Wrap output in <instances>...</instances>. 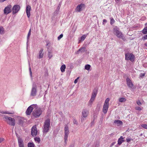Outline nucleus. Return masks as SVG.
Returning <instances> with one entry per match:
<instances>
[{
  "label": "nucleus",
  "instance_id": "1",
  "mask_svg": "<svg viewBox=\"0 0 147 147\" xmlns=\"http://www.w3.org/2000/svg\"><path fill=\"white\" fill-rule=\"evenodd\" d=\"M113 33L117 38H119L123 40L125 38L122 32L120 31L119 28L117 26H115L114 28Z\"/></svg>",
  "mask_w": 147,
  "mask_h": 147
},
{
  "label": "nucleus",
  "instance_id": "2",
  "mask_svg": "<svg viewBox=\"0 0 147 147\" xmlns=\"http://www.w3.org/2000/svg\"><path fill=\"white\" fill-rule=\"evenodd\" d=\"M50 120L49 119H47L44 122L42 127V131L43 133H47L49 131L50 128Z\"/></svg>",
  "mask_w": 147,
  "mask_h": 147
},
{
  "label": "nucleus",
  "instance_id": "3",
  "mask_svg": "<svg viewBox=\"0 0 147 147\" xmlns=\"http://www.w3.org/2000/svg\"><path fill=\"white\" fill-rule=\"evenodd\" d=\"M37 86L35 83H34L32 84V87L31 90V92L30 94V97L33 98L37 94Z\"/></svg>",
  "mask_w": 147,
  "mask_h": 147
},
{
  "label": "nucleus",
  "instance_id": "4",
  "mask_svg": "<svg viewBox=\"0 0 147 147\" xmlns=\"http://www.w3.org/2000/svg\"><path fill=\"white\" fill-rule=\"evenodd\" d=\"M5 121L9 125L11 126H14L16 122L15 119L13 118L8 117H5Z\"/></svg>",
  "mask_w": 147,
  "mask_h": 147
},
{
  "label": "nucleus",
  "instance_id": "5",
  "mask_svg": "<svg viewBox=\"0 0 147 147\" xmlns=\"http://www.w3.org/2000/svg\"><path fill=\"white\" fill-rule=\"evenodd\" d=\"M125 59L127 60H130L133 62L134 60L135 56L131 53H127L125 54Z\"/></svg>",
  "mask_w": 147,
  "mask_h": 147
},
{
  "label": "nucleus",
  "instance_id": "6",
  "mask_svg": "<svg viewBox=\"0 0 147 147\" xmlns=\"http://www.w3.org/2000/svg\"><path fill=\"white\" fill-rule=\"evenodd\" d=\"M89 113L88 111L86 109L83 110L82 112V115L81 117V121L82 122H83L84 120L86 119Z\"/></svg>",
  "mask_w": 147,
  "mask_h": 147
},
{
  "label": "nucleus",
  "instance_id": "7",
  "mask_svg": "<svg viewBox=\"0 0 147 147\" xmlns=\"http://www.w3.org/2000/svg\"><path fill=\"white\" fill-rule=\"evenodd\" d=\"M65 135L64 136V139L65 142L66 144L67 142V139L69 134V128L67 125H65L64 128Z\"/></svg>",
  "mask_w": 147,
  "mask_h": 147
},
{
  "label": "nucleus",
  "instance_id": "8",
  "mask_svg": "<svg viewBox=\"0 0 147 147\" xmlns=\"http://www.w3.org/2000/svg\"><path fill=\"white\" fill-rule=\"evenodd\" d=\"M37 105L36 104H34L30 106L27 109L26 111V114L27 115H30L31 113L32 112L33 108L34 107H36Z\"/></svg>",
  "mask_w": 147,
  "mask_h": 147
},
{
  "label": "nucleus",
  "instance_id": "9",
  "mask_svg": "<svg viewBox=\"0 0 147 147\" xmlns=\"http://www.w3.org/2000/svg\"><path fill=\"white\" fill-rule=\"evenodd\" d=\"M42 113V111L40 109H36L32 112L33 116L35 117H39Z\"/></svg>",
  "mask_w": 147,
  "mask_h": 147
},
{
  "label": "nucleus",
  "instance_id": "10",
  "mask_svg": "<svg viewBox=\"0 0 147 147\" xmlns=\"http://www.w3.org/2000/svg\"><path fill=\"white\" fill-rule=\"evenodd\" d=\"M31 134L33 137L36 136L38 134V130L36 125H33L32 128Z\"/></svg>",
  "mask_w": 147,
  "mask_h": 147
},
{
  "label": "nucleus",
  "instance_id": "11",
  "mask_svg": "<svg viewBox=\"0 0 147 147\" xmlns=\"http://www.w3.org/2000/svg\"><path fill=\"white\" fill-rule=\"evenodd\" d=\"M20 6L18 5H14L12 8L13 13V14L17 13L20 10Z\"/></svg>",
  "mask_w": 147,
  "mask_h": 147
},
{
  "label": "nucleus",
  "instance_id": "12",
  "mask_svg": "<svg viewBox=\"0 0 147 147\" xmlns=\"http://www.w3.org/2000/svg\"><path fill=\"white\" fill-rule=\"evenodd\" d=\"M11 5H9L7 7H6L4 10V12L5 14L7 15L10 13L11 11Z\"/></svg>",
  "mask_w": 147,
  "mask_h": 147
},
{
  "label": "nucleus",
  "instance_id": "13",
  "mask_svg": "<svg viewBox=\"0 0 147 147\" xmlns=\"http://www.w3.org/2000/svg\"><path fill=\"white\" fill-rule=\"evenodd\" d=\"M85 5L83 3H81L78 5L75 9L76 12H80L82 10V9L84 7Z\"/></svg>",
  "mask_w": 147,
  "mask_h": 147
},
{
  "label": "nucleus",
  "instance_id": "14",
  "mask_svg": "<svg viewBox=\"0 0 147 147\" xmlns=\"http://www.w3.org/2000/svg\"><path fill=\"white\" fill-rule=\"evenodd\" d=\"M18 140L19 147L24 146L23 140L19 136H17Z\"/></svg>",
  "mask_w": 147,
  "mask_h": 147
},
{
  "label": "nucleus",
  "instance_id": "15",
  "mask_svg": "<svg viewBox=\"0 0 147 147\" xmlns=\"http://www.w3.org/2000/svg\"><path fill=\"white\" fill-rule=\"evenodd\" d=\"M31 7L29 5H27L26 8V13L28 18H29L30 15V11Z\"/></svg>",
  "mask_w": 147,
  "mask_h": 147
},
{
  "label": "nucleus",
  "instance_id": "16",
  "mask_svg": "<svg viewBox=\"0 0 147 147\" xmlns=\"http://www.w3.org/2000/svg\"><path fill=\"white\" fill-rule=\"evenodd\" d=\"M126 80L127 86L129 88H132L133 86V84L131 80L129 78H126Z\"/></svg>",
  "mask_w": 147,
  "mask_h": 147
},
{
  "label": "nucleus",
  "instance_id": "17",
  "mask_svg": "<svg viewBox=\"0 0 147 147\" xmlns=\"http://www.w3.org/2000/svg\"><path fill=\"white\" fill-rule=\"evenodd\" d=\"M109 105L104 104L102 111L105 114L107 113L109 108Z\"/></svg>",
  "mask_w": 147,
  "mask_h": 147
},
{
  "label": "nucleus",
  "instance_id": "18",
  "mask_svg": "<svg viewBox=\"0 0 147 147\" xmlns=\"http://www.w3.org/2000/svg\"><path fill=\"white\" fill-rule=\"evenodd\" d=\"M18 122L19 124L22 125L24 121V119L23 117H19L18 118Z\"/></svg>",
  "mask_w": 147,
  "mask_h": 147
},
{
  "label": "nucleus",
  "instance_id": "19",
  "mask_svg": "<svg viewBox=\"0 0 147 147\" xmlns=\"http://www.w3.org/2000/svg\"><path fill=\"white\" fill-rule=\"evenodd\" d=\"M43 49H41L39 52V55L38 58L40 59L43 57V56L44 53H43Z\"/></svg>",
  "mask_w": 147,
  "mask_h": 147
},
{
  "label": "nucleus",
  "instance_id": "20",
  "mask_svg": "<svg viewBox=\"0 0 147 147\" xmlns=\"http://www.w3.org/2000/svg\"><path fill=\"white\" fill-rule=\"evenodd\" d=\"M124 138L122 136H121L118 139V144L119 145H120L122 142H124Z\"/></svg>",
  "mask_w": 147,
  "mask_h": 147
},
{
  "label": "nucleus",
  "instance_id": "21",
  "mask_svg": "<svg viewBox=\"0 0 147 147\" xmlns=\"http://www.w3.org/2000/svg\"><path fill=\"white\" fill-rule=\"evenodd\" d=\"M97 94V91L96 90L94 89L93 90L92 93V94L91 97L92 98H95Z\"/></svg>",
  "mask_w": 147,
  "mask_h": 147
},
{
  "label": "nucleus",
  "instance_id": "22",
  "mask_svg": "<svg viewBox=\"0 0 147 147\" xmlns=\"http://www.w3.org/2000/svg\"><path fill=\"white\" fill-rule=\"evenodd\" d=\"M114 123L117 124L118 126L122 125L123 123L121 121L119 120H116L114 122Z\"/></svg>",
  "mask_w": 147,
  "mask_h": 147
},
{
  "label": "nucleus",
  "instance_id": "23",
  "mask_svg": "<svg viewBox=\"0 0 147 147\" xmlns=\"http://www.w3.org/2000/svg\"><path fill=\"white\" fill-rule=\"evenodd\" d=\"M1 113L2 114H13L14 113V112L13 111H11V112H9V111H1Z\"/></svg>",
  "mask_w": 147,
  "mask_h": 147
},
{
  "label": "nucleus",
  "instance_id": "24",
  "mask_svg": "<svg viewBox=\"0 0 147 147\" xmlns=\"http://www.w3.org/2000/svg\"><path fill=\"white\" fill-rule=\"evenodd\" d=\"M65 68H66V66H65V65L64 64L62 65L61 66V67L60 68V69H61V71L62 72H64V71H65Z\"/></svg>",
  "mask_w": 147,
  "mask_h": 147
},
{
  "label": "nucleus",
  "instance_id": "25",
  "mask_svg": "<svg viewBox=\"0 0 147 147\" xmlns=\"http://www.w3.org/2000/svg\"><path fill=\"white\" fill-rule=\"evenodd\" d=\"M126 99L124 98H120L119 99V101L120 102H123L126 101Z\"/></svg>",
  "mask_w": 147,
  "mask_h": 147
},
{
  "label": "nucleus",
  "instance_id": "26",
  "mask_svg": "<svg viewBox=\"0 0 147 147\" xmlns=\"http://www.w3.org/2000/svg\"><path fill=\"white\" fill-rule=\"evenodd\" d=\"M91 67V66L89 64H87L85 65V69L87 70H89L90 69V68Z\"/></svg>",
  "mask_w": 147,
  "mask_h": 147
},
{
  "label": "nucleus",
  "instance_id": "27",
  "mask_svg": "<svg viewBox=\"0 0 147 147\" xmlns=\"http://www.w3.org/2000/svg\"><path fill=\"white\" fill-rule=\"evenodd\" d=\"M35 145L33 142H29L28 143V147H34Z\"/></svg>",
  "mask_w": 147,
  "mask_h": 147
},
{
  "label": "nucleus",
  "instance_id": "28",
  "mask_svg": "<svg viewBox=\"0 0 147 147\" xmlns=\"http://www.w3.org/2000/svg\"><path fill=\"white\" fill-rule=\"evenodd\" d=\"M142 33L144 34H147V27H145L142 31Z\"/></svg>",
  "mask_w": 147,
  "mask_h": 147
},
{
  "label": "nucleus",
  "instance_id": "29",
  "mask_svg": "<svg viewBox=\"0 0 147 147\" xmlns=\"http://www.w3.org/2000/svg\"><path fill=\"white\" fill-rule=\"evenodd\" d=\"M110 100L109 98H107L106 99L104 104L109 105V101Z\"/></svg>",
  "mask_w": 147,
  "mask_h": 147
},
{
  "label": "nucleus",
  "instance_id": "30",
  "mask_svg": "<svg viewBox=\"0 0 147 147\" xmlns=\"http://www.w3.org/2000/svg\"><path fill=\"white\" fill-rule=\"evenodd\" d=\"M31 29H30L29 32L28 34V36H27V42L28 41L29 39V36H30L31 34Z\"/></svg>",
  "mask_w": 147,
  "mask_h": 147
},
{
  "label": "nucleus",
  "instance_id": "31",
  "mask_svg": "<svg viewBox=\"0 0 147 147\" xmlns=\"http://www.w3.org/2000/svg\"><path fill=\"white\" fill-rule=\"evenodd\" d=\"M110 24L111 25L113 24L115 22V21L114 19L112 18L111 17L110 18Z\"/></svg>",
  "mask_w": 147,
  "mask_h": 147
},
{
  "label": "nucleus",
  "instance_id": "32",
  "mask_svg": "<svg viewBox=\"0 0 147 147\" xmlns=\"http://www.w3.org/2000/svg\"><path fill=\"white\" fill-rule=\"evenodd\" d=\"M48 57L49 59H51L53 57L52 53L50 51L48 52Z\"/></svg>",
  "mask_w": 147,
  "mask_h": 147
},
{
  "label": "nucleus",
  "instance_id": "33",
  "mask_svg": "<svg viewBox=\"0 0 147 147\" xmlns=\"http://www.w3.org/2000/svg\"><path fill=\"white\" fill-rule=\"evenodd\" d=\"M86 48L85 47H82L79 49V51L81 52H84L85 51Z\"/></svg>",
  "mask_w": 147,
  "mask_h": 147
},
{
  "label": "nucleus",
  "instance_id": "34",
  "mask_svg": "<svg viewBox=\"0 0 147 147\" xmlns=\"http://www.w3.org/2000/svg\"><path fill=\"white\" fill-rule=\"evenodd\" d=\"M86 35L84 34V35H83L80 38V40H79V41H80V40H82V41H83L84 40V39H85V38H86Z\"/></svg>",
  "mask_w": 147,
  "mask_h": 147
},
{
  "label": "nucleus",
  "instance_id": "35",
  "mask_svg": "<svg viewBox=\"0 0 147 147\" xmlns=\"http://www.w3.org/2000/svg\"><path fill=\"white\" fill-rule=\"evenodd\" d=\"M35 140L38 143H39L40 141V139L39 137H36L34 138Z\"/></svg>",
  "mask_w": 147,
  "mask_h": 147
},
{
  "label": "nucleus",
  "instance_id": "36",
  "mask_svg": "<svg viewBox=\"0 0 147 147\" xmlns=\"http://www.w3.org/2000/svg\"><path fill=\"white\" fill-rule=\"evenodd\" d=\"M4 30L2 27H0V33L2 34L3 33Z\"/></svg>",
  "mask_w": 147,
  "mask_h": 147
},
{
  "label": "nucleus",
  "instance_id": "37",
  "mask_svg": "<svg viewBox=\"0 0 147 147\" xmlns=\"http://www.w3.org/2000/svg\"><path fill=\"white\" fill-rule=\"evenodd\" d=\"M92 102L89 101L88 103V107L90 108L91 107Z\"/></svg>",
  "mask_w": 147,
  "mask_h": 147
},
{
  "label": "nucleus",
  "instance_id": "38",
  "mask_svg": "<svg viewBox=\"0 0 147 147\" xmlns=\"http://www.w3.org/2000/svg\"><path fill=\"white\" fill-rule=\"evenodd\" d=\"M141 126L144 129H147V125L146 124H142Z\"/></svg>",
  "mask_w": 147,
  "mask_h": 147
},
{
  "label": "nucleus",
  "instance_id": "39",
  "mask_svg": "<svg viewBox=\"0 0 147 147\" xmlns=\"http://www.w3.org/2000/svg\"><path fill=\"white\" fill-rule=\"evenodd\" d=\"M63 34H61L60 35H59L58 37V40H60L61 38L63 37Z\"/></svg>",
  "mask_w": 147,
  "mask_h": 147
},
{
  "label": "nucleus",
  "instance_id": "40",
  "mask_svg": "<svg viewBox=\"0 0 147 147\" xmlns=\"http://www.w3.org/2000/svg\"><path fill=\"white\" fill-rule=\"evenodd\" d=\"M60 7H59V6H58L57 7V10H56V11H55V14L56 13L57 14L58 13V11H59V10L60 9Z\"/></svg>",
  "mask_w": 147,
  "mask_h": 147
},
{
  "label": "nucleus",
  "instance_id": "41",
  "mask_svg": "<svg viewBox=\"0 0 147 147\" xmlns=\"http://www.w3.org/2000/svg\"><path fill=\"white\" fill-rule=\"evenodd\" d=\"M145 73H141L139 77L141 78H143V77L145 76Z\"/></svg>",
  "mask_w": 147,
  "mask_h": 147
},
{
  "label": "nucleus",
  "instance_id": "42",
  "mask_svg": "<svg viewBox=\"0 0 147 147\" xmlns=\"http://www.w3.org/2000/svg\"><path fill=\"white\" fill-rule=\"evenodd\" d=\"M135 109L137 110L141 111L142 110L141 108L139 107H136Z\"/></svg>",
  "mask_w": 147,
  "mask_h": 147
},
{
  "label": "nucleus",
  "instance_id": "43",
  "mask_svg": "<svg viewBox=\"0 0 147 147\" xmlns=\"http://www.w3.org/2000/svg\"><path fill=\"white\" fill-rule=\"evenodd\" d=\"M95 99V98H92L91 97L89 101L93 103V101H94Z\"/></svg>",
  "mask_w": 147,
  "mask_h": 147
},
{
  "label": "nucleus",
  "instance_id": "44",
  "mask_svg": "<svg viewBox=\"0 0 147 147\" xmlns=\"http://www.w3.org/2000/svg\"><path fill=\"white\" fill-rule=\"evenodd\" d=\"M99 146V144L98 143H96L94 144L93 147H98Z\"/></svg>",
  "mask_w": 147,
  "mask_h": 147
},
{
  "label": "nucleus",
  "instance_id": "45",
  "mask_svg": "<svg viewBox=\"0 0 147 147\" xmlns=\"http://www.w3.org/2000/svg\"><path fill=\"white\" fill-rule=\"evenodd\" d=\"M107 22V20L106 19H104L103 21L102 24L104 25H105V24Z\"/></svg>",
  "mask_w": 147,
  "mask_h": 147
},
{
  "label": "nucleus",
  "instance_id": "46",
  "mask_svg": "<svg viewBox=\"0 0 147 147\" xmlns=\"http://www.w3.org/2000/svg\"><path fill=\"white\" fill-rule=\"evenodd\" d=\"M131 139L130 138H127L126 139V140L127 142H129L131 140Z\"/></svg>",
  "mask_w": 147,
  "mask_h": 147
},
{
  "label": "nucleus",
  "instance_id": "47",
  "mask_svg": "<svg viewBox=\"0 0 147 147\" xmlns=\"http://www.w3.org/2000/svg\"><path fill=\"white\" fill-rule=\"evenodd\" d=\"M29 71H30V76L31 77H32V72L31 71V67H29Z\"/></svg>",
  "mask_w": 147,
  "mask_h": 147
},
{
  "label": "nucleus",
  "instance_id": "48",
  "mask_svg": "<svg viewBox=\"0 0 147 147\" xmlns=\"http://www.w3.org/2000/svg\"><path fill=\"white\" fill-rule=\"evenodd\" d=\"M137 103L138 105H140L141 104V102L140 101L138 100L137 101Z\"/></svg>",
  "mask_w": 147,
  "mask_h": 147
},
{
  "label": "nucleus",
  "instance_id": "49",
  "mask_svg": "<svg viewBox=\"0 0 147 147\" xmlns=\"http://www.w3.org/2000/svg\"><path fill=\"white\" fill-rule=\"evenodd\" d=\"M79 78V77H78L74 81V83L75 84H76L78 80V79Z\"/></svg>",
  "mask_w": 147,
  "mask_h": 147
},
{
  "label": "nucleus",
  "instance_id": "50",
  "mask_svg": "<svg viewBox=\"0 0 147 147\" xmlns=\"http://www.w3.org/2000/svg\"><path fill=\"white\" fill-rule=\"evenodd\" d=\"M73 123L74 124H77V121L75 119H74L73 120Z\"/></svg>",
  "mask_w": 147,
  "mask_h": 147
},
{
  "label": "nucleus",
  "instance_id": "51",
  "mask_svg": "<svg viewBox=\"0 0 147 147\" xmlns=\"http://www.w3.org/2000/svg\"><path fill=\"white\" fill-rule=\"evenodd\" d=\"M4 139L3 138H0V143H1L4 140Z\"/></svg>",
  "mask_w": 147,
  "mask_h": 147
},
{
  "label": "nucleus",
  "instance_id": "52",
  "mask_svg": "<svg viewBox=\"0 0 147 147\" xmlns=\"http://www.w3.org/2000/svg\"><path fill=\"white\" fill-rule=\"evenodd\" d=\"M143 38L144 40L147 39V34L144 36Z\"/></svg>",
  "mask_w": 147,
  "mask_h": 147
},
{
  "label": "nucleus",
  "instance_id": "53",
  "mask_svg": "<svg viewBox=\"0 0 147 147\" xmlns=\"http://www.w3.org/2000/svg\"><path fill=\"white\" fill-rule=\"evenodd\" d=\"M115 143H116V142H113L110 145V146L111 147L112 146H113L115 144Z\"/></svg>",
  "mask_w": 147,
  "mask_h": 147
},
{
  "label": "nucleus",
  "instance_id": "54",
  "mask_svg": "<svg viewBox=\"0 0 147 147\" xmlns=\"http://www.w3.org/2000/svg\"><path fill=\"white\" fill-rule=\"evenodd\" d=\"M50 43L48 42H46V46H49Z\"/></svg>",
  "mask_w": 147,
  "mask_h": 147
},
{
  "label": "nucleus",
  "instance_id": "55",
  "mask_svg": "<svg viewBox=\"0 0 147 147\" xmlns=\"http://www.w3.org/2000/svg\"><path fill=\"white\" fill-rule=\"evenodd\" d=\"M80 52V51H79V50H78L75 53L76 54H79Z\"/></svg>",
  "mask_w": 147,
  "mask_h": 147
},
{
  "label": "nucleus",
  "instance_id": "56",
  "mask_svg": "<svg viewBox=\"0 0 147 147\" xmlns=\"http://www.w3.org/2000/svg\"><path fill=\"white\" fill-rule=\"evenodd\" d=\"M115 1L116 2L118 3L119 2L120 0H115Z\"/></svg>",
  "mask_w": 147,
  "mask_h": 147
},
{
  "label": "nucleus",
  "instance_id": "57",
  "mask_svg": "<svg viewBox=\"0 0 147 147\" xmlns=\"http://www.w3.org/2000/svg\"><path fill=\"white\" fill-rule=\"evenodd\" d=\"M6 0H0V2H3L4 1H6Z\"/></svg>",
  "mask_w": 147,
  "mask_h": 147
},
{
  "label": "nucleus",
  "instance_id": "58",
  "mask_svg": "<svg viewBox=\"0 0 147 147\" xmlns=\"http://www.w3.org/2000/svg\"><path fill=\"white\" fill-rule=\"evenodd\" d=\"M102 59H103L102 58V57H101V58H100L99 60H101V61H102Z\"/></svg>",
  "mask_w": 147,
  "mask_h": 147
},
{
  "label": "nucleus",
  "instance_id": "59",
  "mask_svg": "<svg viewBox=\"0 0 147 147\" xmlns=\"http://www.w3.org/2000/svg\"><path fill=\"white\" fill-rule=\"evenodd\" d=\"M144 45L146 47H147V43H145Z\"/></svg>",
  "mask_w": 147,
  "mask_h": 147
},
{
  "label": "nucleus",
  "instance_id": "60",
  "mask_svg": "<svg viewBox=\"0 0 147 147\" xmlns=\"http://www.w3.org/2000/svg\"><path fill=\"white\" fill-rule=\"evenodd\" d=\"M145 26H147V23L145 24Z\"/></svg>",
  "mask_w": 147,
  "mask_h": 147
},
{
  "label": "nucleus",
  "instance_id": "61",
  "mask_svg": "<svg viewBox=\"0 0 147 147\" xmlns=\"http://www.w3.org/2000/svg\"><path fill=\"white\" fill-rule=\"evenodd\" d=\"M33 1H34L35 2H36L37 1V0H33Z\"/></svg>",
  "mask_w": 147,
  "mask_h": 147
},
{
  "label": "nucleus",
  "instance_id": "62",
  "mask_svg": "<svg viewBox=\"0 0 147 147\" xmlns=\"http://www.w3.org/2000/svg\"><path fill=\"white\" fill-rule=\"evenodd\" d=\"M24 147V146H21V147Z\"/></svg>",
  "mask_w": 147,
  "mask_h": 147
},
{
  "label": "nucleus",
  "instance_id": "63",
  "mask_svg": "<svg viewBox=\"0 0 147 147\" xmlns=\"http://www.w3.org/2000/svg\"><path fill=\"white\" fill-rule=\"evenodd\" d=\"M61 113H62V112H61V113H60V114H61Z\"/></svg>",
  "mask_w": 147,
  "mask_h": 147
}]
</instances>
